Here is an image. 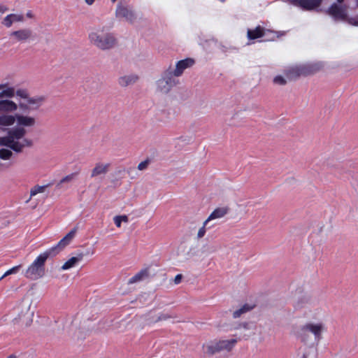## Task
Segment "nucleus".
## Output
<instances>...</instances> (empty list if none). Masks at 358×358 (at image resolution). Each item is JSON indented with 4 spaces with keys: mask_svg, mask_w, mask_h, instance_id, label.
<instances>
[{
    "mask_svg": "<svg viewBox=\"0 0 358 358\" xmlns=\"http://www.w3.org/2000/svg\"><path fill=\"white\" fill-rule=\"evenodd\" d=\"M328 13L336 19L345 20L347 17L345 10L336 3L330 6Z\"/></svg>",
    "mask_w": 358,
    "mask_h": 358,
    "instance_id": "obj_17",
    "label": "nucleus"
},
{
    "mask_svg": "<svg viewBox=\"0 0 358 358\" xmlns=\"http://www.w3.org/2000/svg\"><path fill=\"white\" fill-rule=\"evenodd\" d=\"M16 121V115L1 114L0 115V125L8 127L13 125Z\"/></svg>",
    "mask_w": 358,
    "mask_h": 358,
    "instance_id": "obj_23",
    "label": "nucleus"
},
{
    "mask_svg": "<svg viewBox=\"0 0 358 358\" xmlns=\"http://www.w3.org/2000/svg\"><path fill=\"white\" fill-rule=\"evenodd\" d=\"M255 307V305H250L248 303L244 304L241 308L235 310L233 313L234 318H238L241 316L243 313H245L251 310H252Z\"/></svg>",
    "mask_w": 358,
    "mask_h": 358,
    "instance_id": "obj_27",
    "label": "nucleus"
},
{
    "mask_svg": "<svg viewBox=\"0 0 358 358\" xmlns=\"http://www.w3.org/2000/svg\"><path fill=\"white\" fill-rule=\"evenodd\" d=\"M6 85H8L7 84ZM2 90H3L0 92V98H13L15 94V90L14 87L6 86Z\"/></svg>",
    "mask_w": 358,
    "mask_h": 358,
    "instance_id": "obj_28",
    "label": "nucleus"
},
{
    "mask_svg": "<svg viewBox=\"0 0 358 358\" xmlns=\"http://www.w3.org/2000/svg\"><path fill=\"white\" fill-rule=\"evenodd\" d=\"M85 1L86 3L88 5H92L95 1V0H85Z\"/></svg>",
    "mask_w": 358,
    "mask_h": 358,
    "instance_id": "obj_39",
    "label": "nucleus"
},
{
    "mask_svg": "<svg viewBox=\"0 0 358 358\" xmlns=\"http://www.w3.org/2000/svg\"><path fill=\"white\" fill-rule=\"evenodd\" d=\"M24 20L22 15L9 14L6 15L2 20V24L6 27H10L13 22H23Z\"/></svg>",
    "mask_w": 358,
    "mask_h": 358,
    "instance_id": "obj_19",
    "label": "nucleus"
},
{
    "mask_svg": "<svg viewBox=\"0 0 358 358\" xmlns=\"http://www.w3.org/2000/svg\"><path fill=\"white\" fill-rule=\"evenodd\" d=\"M324 330V325L322 322H308L299 327L296 330L295 335L296 338L303 343H307L310 341V334L314 336L316 341H320L322 338V333Z\"/></svg>",
    "mask_w": 358,
    "mask_h": 358,
    "instance_id": "obj_3",
    "label": "nucleus"
},
{
    "mask_svg": "<svg viewBox=\"0 0 358 358\" xmlns=\"http://www.w3.org/2000/svg\"><path fill=\"white\" fill-rule=\"evenodd\" d=\"M21 267V265H18V266H15L11 268H10L9 270H8L3 275V276L1 278L0 280H1L2 278H3L4 277L8 275H10V274H13V273H16L20 268Z\"/></svg>",
    "mask_w": 358,
    "mask_h": 358,
    "instance_id": "obj_32",
    "label": "nucleus"
},
{
    "mask_svg": "<svg viewBox=\"0 0 358 358\" xmlns=\"http://www.w3.org/2000/svg\"><path fill=\"white\" fill-rule=\"evenodd\" d=\"M8 10V8L6 6L4 5H0V13H4Z\"/></svg>",
    "mask_w": 358,
    "mask_h": 358,
    "instance_id": "obj_37",
    "label": "nucleus"
},
{
    "mask_svg": "<svg viewBox=\"0 0 358 358\" xmlns=\"http://www.w3.org/2000/svg\"><path fill=\"white\" fill-rule=\"evenodd\" d=\"M273 83H274V84H276V85H285L287 83V80L282 76H276L273 78Z\"/></svg>",
    "mask_w": 358,
    "mask_h": 358,
    "instance_id": "obj_30",
    "label": "nucleus"
},
{
    "mask_svg": "<svg viewBox=\"0 0 358 358\" xmlns=\"http://www.w3.org/2000/svg\"><path fill=\"white\" fill-rule=\"evenodd\" d=\"M6 85H0V90L4 88Z\"/></svg>",
    "mask_w": 358,
    "mask_h": 358,
    "instance_id": "obj_41",
    "label": "nucleus"
},
{
    "mask_svg": "<svg viewBox=\"0 0 358 358\" xmlns=\"http://www.w3.org/2000/svg\"><path fill=\"white\" fill-rule=\"evenodd\" d=\"M182 274H178L176 275L175 278H174V283L176 285H178L179 283H180L181 280H182Z\"/></svg>",
    "mask_w": 358,
    "mask_h": 358,
    "instance_id": "obj_35",
    "label": "nucleus"
},
{
    "mask_svg": "<svg viewBox=\"0 0 358 358\" xmlns=\"http://www.w3.org/2000/svg\"><path fill=\"white\" fill-rule=\"evenodd\" d=\"M16 42H26L32 38V31L29 29H21L12 31L10 34Z\"/></svg>",
    "mask_w": 358,
    "mask_h": 358,
    "instance_id": "obj_9",
    "label": "nucleus"
},
{
    "mask_svg": "<svg viewBox=\"0 0 358 358\" xmlns=\"http://www.w3.org/2000/svg\"><path fill=\"white\" fill-rule=\"evenodd\" d=\"M27 16L28 17H32V13H31V11L27 12Z\"/></svg>",
    "mask_w": 358,
    "mask_h": 358,
    "instance_id": "obj_40",
    "label": "nucleus"
},
{
    "mask_svg": "<svg viewBox=\"0 0 358 358\" xmlns=\"http://www.w3.org/2000/svg\"><path fill=\"white\" fill-rule=\"evenodd\" d=\"M303 358H306V356L305 355H303Z\"/></svg>",
    "mask_w": 358,
    "mask_h": 358,
    "instance_id": "obj_44",
    "label": "nucleus"
},
{
    "mask_svg": "<svg viewBox=\"0 0 358 358\" xmlns=\"http://www.w3.org/2000/svg\"><path fill=\"white\" fill-rule=\"evenodd\" d=\"M150 163V160L149 159H147L141 162L138 165V169L140 171H143V170L146 169Z\"/></svg>",
    "mask_w": 358,
    "mask_h": 358,
    "instance_id": "obj_33",
    "label": "nucleus"
},
{
    "mask_svg": "<svg viewBox=\"0 0 358 358\" xmlns=\"http://www.w3.org/2000/svg\"><path fill=\"white\" fill-rule=\"evenodd\" d=\"M338 3H341L344 1V0H337Z\"/></svg>",
    "mask_w": 358,
    "mask_h": 358,
    "instance_id": "obj_42",
    "label": "nucleus"
},
{
    "mask_svg": "<svg viewBox=\"0 0 358 358\" xmlns=\"http://www.w3.org/2000/svg\"><path fill=\"white\" fill-rule=\"evenodd\" d=\"M237 343V340L232 338L230 340H213L202 345L203 352L208 355L213 356L222 351L230 352Z\"/></svg>",
    "mask_w": 358,
    "mask_h": 358,
    "instance_id": "obj_4",
    "label": "nucleus"
},
{
    "mask_svg": "<svg viewBox=\"0 0 358 358\" xmlns=\"http://www.w3.org/2000/svg\"><path fill=\"white\" fill-rule=\"evenodd\" d=\"M110 167V163H106V164H103L101 162L96 163L94 167L92 170L91 177L94 178V177H96L98 176L102 175V174L107 173L108 171H109Z\"/></svg>",
    "mask_w": 358,
    "mask_h": 358,
    "instance_id": "obj_15",
    "label": "nucleus"
},
{
    "mask_svg": "<svg viewBox=\"0 0 358 358\" xmlns=\"http://www.w3.org/2000/svg\"><path fill=\"white\" fill-rule=\"evenodd\" d=\"M229 208L227 206L219 207L215 208L206 220V223L215 219H220L224 217L229 212Z\"/></svg>",
    "mask_w": 358,
    "mask_h": 358,
    "instance_id": "obj_16",
    "label": "nucleus"
},
{
    "mask_svg": "<svg viewBox=\"0 0 358 358\" xmlns=\"http://www.w3.org/2000/svg\"><path fill=\"white\" fill-rule=\"evenodd\" d=\"M264 33V29L259 25L254 29H248L247 35L250 40H255L263 37Z\"/></svg>",
    "mask_w": 358,
    "mask_h": 358,
    "instance_id": "obj_20",
    "label": "nucleus"
},
{
    "mask_svg": "<svg viewBox=\"0 0 358 358\" xmlns=\"http://www.w3.org/2000/svg\"><path fill=\"white\" fill-rule=\"evenodd\" d=\"M221 1L224 2L225 0H220Z\"/></svg>",
    "mask_w": 358,
    "mask_h": 358,
    "instance_id": "obj_45",
    "label": "nucleus"
},
{
    "mask_svg": "<svg viewBox=\"0 0 358 358\" xmlns=\"http://www.w3.org/2000/svg\"><path fill=\"white\" fill-rule=\"evenodd\" d=\"M89 38L92 43L101 50L112 48L116 43L115 37L110 34L92 33Z\"/></svg>",
    "mask_w": 358,
    "mask_h": 358,
    "instance_id": "obj_6",
    "label": "nucleus"
},
{
    "mask_svg": "<svg viewBox=\"0 0 358 358\" xmlns=\"http://www.w3.org/2000/svg\"><path fill=\"white\" fill-rule=\"evenodd\" d=\"M149 275V269L148 268L141 269L139 272L135 274L133 277H131L129 281V284L136 283L137 282L141 281L144 278L148 277Z\"/></svg>",
    "mask_w": 358,
    "mask_h": 358,
    "instance_id": "obj_21",
    "label": "nucleus"
},
{
    "mask_svg": "<svg viewBox=\"0 0 358 358\" xmlns=\"http://www.w3.org/2000/svg\"><path fill=\"white\" fill-rule=\"evenodd\" d=\"M322 0H293L294 5H297L306 10H311L319 7Z\"/></svg>",
    "mask_w": 358,
    "mask_h": 358,
    "instance_id": "obj_11",
    "label": "nucleus"
},
{
    "mask_svg": "<svg viewBox=\"0 0 358 358\" xmlns=\"http://www.w3.org/2000/svg\"><path fill=\"white\" fill-rule=\"evenodd\" d=\"M0 145L6 146L17 152L22 151L24 147L32 145V141L28 138H24L22 142H13V140L8 134L7 136L0 137Z\"/></svg>",
    "mask_w": 358,
    "mask_h": 358,
    "instance_id": "obj_7",
    "label": "nucleus"
},
{
    "mask_svg": "<svg viewBox=\"0 0 358 358\" xmlns=\"http://www.w3.org/2000/svg\"><path fill=\"white\" fill-rule=\"evenodd\" d=\"M74 176H75V173H71V174H69V175L65 176L59 181V182L57 184V186H59L62 183L71 181L73 178Z\"/></svg>",
    "mask_w": 358,
    "mask_h": 358,
    "instance_id": "obj_34",
    "label": "nucleus"
},
{
    "mask_svg": "<svg viewBox=\"0 0 358 358\" xmlns=\"http://www.w3.org/2000/svg\"><path fill=\"white\" fill-rule=\"evenodd\" d=\"M51 184H48L46 185H35L34 187H33L31 190H30V196L29 198L26 201V203H29L31 198L34 196H36V194H39V193H43L45 190V189L50 186Z\"/></svg>",
    "mask_w": 358,
    "mask_h": 358,
    "instance_id": "obj_25",
    "label": "nucleus"
},
{
    "mask_svg": "<svg viewBox=\"0 0 358 358\" xmlns=\"http://www.w3.org/2000/svg\"><path fill=\"white\" fill-rule=\"evenodd\" d=\"M357 3H358V0H357Z\"/></svg>",
    "mask_w": 358,
    "mask_h": 358,
    "instance_id": "obj_46",
    "label": "nucleus"
},
{
    "mask_svg": "<svg viewBox=\"0 0 358 358\" xmlns=\"http://www.w3.org/2000/svg\"><path fill=\"white\" fill-rule=\"evenodd\" d=\"M76 231V228H73L56 245L40 254L27 269L25 276L31 280L41 278L45 273V263L48 258L56 256L68 245L74 238Z\"/></svg>",
    "mask_w": 358,
    "mask_h": 358,
    "instance_id": "obj_1",
    "label": "nucleus"
},
{
    "mask_svg": "<svg viewBox=\"0 0 358 358\" xmlns=\"http://www.w3.org/2000/svg\"><path fill=\"white\" fill-rule=\"evenodd\" d=\"M138 80V76L134 75L124 76L119 78L118 83L122 87H127L131 85Z\"/></svg>",
    "mask_w": 358,
    "mask_h": 358,
    "instance_id": "obj_24",
    "label": "nucleus"
},
{
    "mask_svg": "<svg viewBox=\"0 0 358 358\" xmlns=\"http://www.w3.org/2000/svg\"><path fill=\"white\" fill-rule=\"evenodd\" d=\"M312 302V297L309 294H304L300 298H299L298 301L296 302L294 306L296 308H300L303 307L306 304H310Z\"/></svg>",
    "mask_w": 358,
    "mask_h": 358,
    "instance_id": "obj_26",
    "label": "nucleus"
},
{
    "mask_svg": "<svg viewBox=\"0 0 358 358\" xmlns=\"http://www.w3.org/2000/svg\"><path fill=\"white\" fill-rule=\"evenodd\" d=\"M114 222L117 227H121L122 221L120 220V217L118 215H117L114 217Z\"/></svg>",
    "mask_w": 358,
    "mask_h": 358,
    "instance_id": "obj_36",
    "label": "nucleus"
},
{
    "mask_svg": "<svg viewBox=\"0 0 358 358\" xmlns=\"http://www.w3.org/2000/svg\"><path fill=\"white\" fill-rule=\"evenodd\" d=\"M173 72L167 71L164 77L157 82L158 88L163 93H168L178 81L173 77Z\"/></svg>",
    "mask_w": 358,
    "mask_h": 358,
    "instance_id": "obj_8",
    "label": "nucleus"
},
{
    "mask_svg": "<svg viewBox=\"0 0 358 358\" xmlns=\"http://www.w3.org/2000/svg\"><path fill=\"white\" fill-rule=\"evenodd\" d=\"M207 224H208V223H206V220H205L203 223V226L199 229L198 233H197V238L199 239L203 238L205 236L206 232V227Z\"/></svg>",
    "mask_w": 358,
    "mask_h": 358,
    "instance_id": "obj_31",
    "label": "nucleus"
},
{
    "mask_svg": "<svg viewBox=\"0 0 358 358\" xmlns=\"http://www.w3.org/2000/svg\"><path fill=\"white\" fill-rule=\"evenodd\" d=\"M27 133L26 129L22 127H16L8 131V134L13 140V142H18L17 141L22 138Z\"/></svg>",
    "mask_w": 358,
    "mask_h": 358,
    "instance_id": "obj_18",
    "label": "nucleus"
},
{
    "mask_svg": "<svg viewBox=\"0 0 358 358\" xmlns=\"http://www.w3.org/2000/svg\"><path fill=\"white\" fill-rule=\"evenodd\" d=\"M115 13L117 17H124L127 21L131 23L133 22L136 19V16L134 12L131 10H129L127 7L121 5L120 3L117 5Z\"/></svg>",
    "mask_w": 358,
    "mask_h": 358,
    "instance_id": "obj_10",
    "label": "nucleus"
},
{
    "mask_svg": "<svg viewBox=\"0 0 358 358\" xmlns=\"http://www.w3.org/2000/svg\"><path fill=\"white\" fill-rule=\"evenodd\" d=\"M194 64V60L191 58H187L178 62L176 68L173 71L174 76H180L186 69L191 67Z\"/></svg>",
    "mask_w": 358,
    "mask_h": 358,
    "instance_id": "obj_13",
    "label": "nucleus"
},
{
    "mask_svg": "<svg viewBox=\"0 0 358 358\" xmlns=\"http://www.w3.org/2000/svg\"><path fill=\"white\" fill-rule=\"evenodd\" d=\"M322 69L319 63L308 64L291 67L285 71V76L289 80H294L301 76H308L318 72Z\"/></svg>",
    "mask_w": 358,
    "mask_h": 358,
    "instance_id": "obj_5",
    "label": "nucleus"
},
{
    "mask_svg": "<svg viewBox=\"0 0 358 358\" xmlns=\"http://www.w3.org/2000/svg\"><path fill=\"white\" fill-rule=\"evenodd\" d=\"M19 106L9 99L0 100V114H8L17 110Z\"/></svg>",
    "mask_w": 358,
    "mask_h": 358,
    "instance_id": "obj_12",
    "label": "nucleus"
},
{
    "mask_svg": "<svg viewBox=\"0 0 358 358\" xmlns=\"http://www.w3.org/2000/svg\"><path fill=\"white\" fill-rule=\"evenodd\" d=\"M117 0H111L112 2H115Z\"/></svg>",
    "mask_w": 358,
    "mask_h": 358,
    "instance_id": "obj_43",
    "label": "nucleus"
},
{
    "mask_svg": "<svg viewBox=\"0 0 358 358\" xmlns=\"http://www.w3.org/2000/svg\"><path fill=\"white\" fill-rule=\"evenodd\" d=\"M84 255L83 253L78 254L76 257H73L67 260L62 266V269L68 270L73 267L78 262H80Z\"/></svg>",
    "mask_w": 358,
    "mask_h": 358,
    "instance_id": "obj_22",
    "label": "nucleus"
},
{
    "mask_svg": "<svg viewBox=\"0 0 358 358\" xmlns=\"http://www.w3.org/2000/svg\"><path fill=\"white\" fill-rule=\"evenodd\" d=\"M13 155V152L8 149H0V159L3 160L9 159Z\"/></svg>",
    "mask_w": 358,
    "mask_h": 358,
    "instance_id": "obj_29",
    "label": "nucleus"
},
{
    "mask_svg": "<svg viewBox=\"0 0 358 358\" xmlns=\"http://www.w3.org/2000/svg\"><path fill=\"white\" fill-rule=\"evenodd\" d=\"M17 96L23 99L24 101L19 103V108L23 113H29L31 110H37L45 101L43 96L31 97L27 90L18 89L15 91Z\"/></svg>",
    "mask_w": 358,
    "mask_h": 358,
    "instance_id": "obj_2",
    "label": "nucleus"
},
{
    "mask_svg": "<svg viewBox=\"0 0 358 358\" xmlns=\"http://www.w3.org/2000/svg\"><path fill=\"white\" fill-rule=\"evenodd\" d=\"M16 122L19 127H31L36 124V119L34 117L16 114Z\"/></svg>",
    "mask_w": 358,
    "mask_h": 358,
    "instance_id": "obj_14",
    "label": "nucleus"
},
{
    "mask_svg": "<svg viewBox=\"0 0 358 358\" xmlns=\"http://www.w3.org/2000/svg\"><path fill=\"white\" fill-rule=\"evenodd\" d=\"M120 217V220L122 222H127L129 221L128 217L127 215H118Z\"/></svg>",
    "mask_w": 358,
    "mask_h": 358,
    "instance_id": "obj_38",
    "label": "nucleus"
}]
</instances>
